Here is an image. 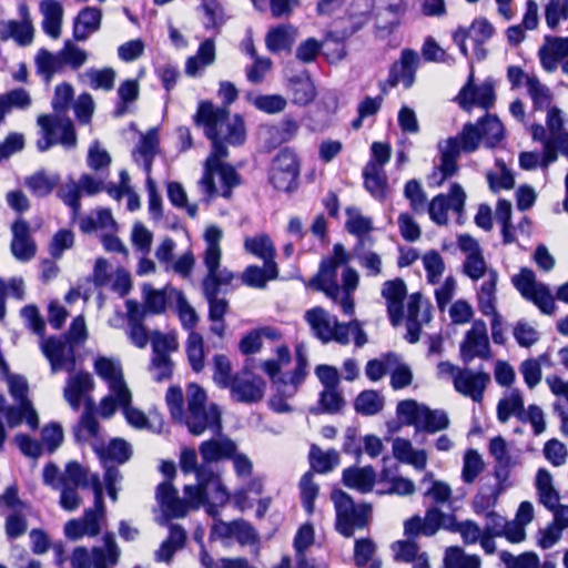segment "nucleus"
I'll return each mask as SVG.
<instances>
[{
    "label": "nucleus",
    "instance_id": "aec40b11",
    "mask_svg": "<svg viewBox=\"0 0 568 568\" xmlns=\"http://www.w3.org/2000/svg\"><path fill=\"white\" fill-rule=\"evenodd\" d=\"M460 357L465 364L474 358L489 359L491 357L487 326L483 320L474 321L471 328L467 331L459 347Z\"/></svg>",
    "mask_w": 568,
    "mask_h": 568
},
{
    "label": "nucleus",
    "instance_id": "c85d7f7f",
    "mask_svg": "<svg viewBox=\"0 0 568 568\" xmlns=\"http://www.w3.org/2000/svg\"><path fill=\"white\" fill-rule=\"evenodd\" d=\"M471 79L473 75H470L469 82L463 87L458 94L462 108L469 110L473 105H478L485 110L490 109L496 99L493 83L485 81L480 85H473Z\"/></svg>",
    "mask_w": 568,
    "mask_h": 568
},
{
    "label": "nucleus",
    "instance_id": "4d7b16f0",
    "mask_svg": "<svg viewBox=\"0 0 568 568\" xmlns=\"http://www.w3.org/2000/svg\"><path fill=\"white\" fill-rule=\"evenodd\" d=\"M0 369L6 377L9 393L18 404L30 403L28 399L29 386L27 379L21 375L11 374L6 361L0 356Z\"/></svg>",
    "mask_w": 568,
    "mask_h": 568
},
{
    "label": "nucleus",
    "instance_id": "c03bdc74",
    "mask_svg": "<svg viewBox=\"0 0 568 568\" xmlns=\"http://www.w3.org/2000/svg\"><path fill=\"white\" fill-rule=\"evenodd\" d=\"M40 12L43 17L42 28L44 32L58 39L61 34V26L63 19L62 4L57 0H42L40 2Z\"/></svg>",
    "mask_w": 568,
    "mask_h": 568
},
{
    "label": "nucleus",
    "instance_id": "5fc2aeb1",
    "mask_svg": "<svg viewBox=\"0 0 568 568\" xmlns=\"http://www.w3.org/2000/svg\"><path fill=\"white\" fill-rule=\"evenodd\" d=\"M524 399L518 389H511L497 404V418L500 423H506L511 416L519 420L524 412Z\"/></svg>",
    "mask_w": 568,
    "mask_h": 568
},
{
    "label": "nucleus",
    "instance_id": "2f4dec72",
    "mask_svg": "<svg viewBox=\"0 0 568 568\" xmlns=\"http://www.w3.org/2000/svg\"><path fill=\"white\" fill-rule=\"evenodd\" d=\"M286 88L292 103L298 106L308 105L317 94L315 84L307 71L290 77Z\"/></svg>",
    "mask_w": 568,
    "mask_h": 568
},
{
    "label": "nucleus",
    "instance_id": "39448f33",
    "mask_svg": "<svg viewBox=\"0 0 568 568\" xmlns=\"http://www.w3.org/2000/svg\"><path fill=\"white\" fill-rule=\"evenodd\" d=\"M183 491L184 498L179 496L171 481L158 485L155 498L161 511V525L172 519L184 518L191 510H196L201 506L206 508L212 501L211 495L194 485H185Z\"/></svg>",
    "mask_w": 568,
    "mask_h": 568
},
{
    "label": "nucleus",
    "instance_id": "6ab92c4d",
    "mask_svg": "<svg viewBox=\"0 0 568 568\" xmlns=\"http://www.w3.org/2000/svg\"><path fill=\"white\" fill-rule=\"evenodd\" d=\"M466 193L458 183H453L448 194L440 193L433 197L427 207V213L433 222L445 225L448 222V212L453 211L458 216L464 212Z\"/></svg>",
    "mask_w": 568,
    "mask_h": 568
},
{
    "label": "nucleus",
    "instance_id": "1a4fd4ad",
    "mask_svg": "<svg viewBox=\"0 0 568 568\" xmlns=\"http://www.w3.org/2000/svg\"><path fill=\"white\" fill-rule=\"evenodd\" d=\"M92 448L98 455L102 467L104 468V485L109 497L112 501L118 500L116 483L121 480V475L118 465L126 463L131 455V446L123 439L114 438L108 444L99 443L94 440Z\"/></svg>",
    "mask_w": 568,
    "mask_h": 568
},
{
    "label": "nucleus",
    "instance_id": "58836bf2",
    "mask_svg": "<svg viewBox=\"0 0 568 568\" xmlns=\"http://www.w3.org/2000/svg\"><path fill=\"white\" fill-rule=\"evenodd\" d=\"M342 480L346 487L366 494L372 491L374 487L376 471L372 466L348 467L344 469Z\"/></svg>",
    "mask_w": 568,
    "mask_h": 568
},
{
    "label": "nucleus",
    "instance_id": "6e6d98bb",
    "mask_svg": "<svg viewBox=\"0 0 568 568\" xmlns=\"http://www.w3.org/2000/svg\"><path fill=\"white\" fill-rule=\"evenodd\" d=\"M295 39V29L291 26H278L271 29L265 38L267 49L277 53L291 49Z\"/></svg>",
    "mask_w": 568,
    "mask_h": 568
},
{
    "label": "nucleus",
    "instance_id": "37998d69",
    "mask_svg": "<svg viewBox=\"0 0 568 568\" xmlns=\"http://www.w3.org/2000/svg\"><path fill=\"white\" fill-rule=\"evenodd\" d=\"M394 457L407 465L414 466L417 470H423L427 464V454L423 449H414L408 439L396 437L393 440Z\"/></svg>",
    "mask_w": 568,
    "mask_h": 568
},
{
    "label": "nucleus",
    "instance_id": "8fccbe9b",
    "mask_svg": "<svg viewBox=\"0 0 568 568\" xmlns=\"http://www.w3.org/2000/svg\"><path fill=\"white\" fill-rule=\"evenodd\" d=\"M22 21L10 20L2 26V31L13 38L19 44L27 45L32 42L33 27L29 19H27V7L20 6L19 8Z\"/></svg>",
    "mask_w": 568,
    "mask_h": 568
},
{
    "label": "nucleus",
    "instance_id": "c756f323",
    "mask_svg": "<svg viewBox=\"0 0 568 568\" xmlns=\"http://www.w3.org/2000/svg\"><path fill=\"white\" fill-rule=\"evenodd\" d=\"M90 487L94 494V506L93 508L87 509L81 519L85 524L88 536H97L101 530V523L104 520L105 516L103 484L98 474L90 475Z\"/></svg>",
    "mask_w": 568,
    "mask_h": 568
},
{
    "label": "nucleus",
    "instance_id": "a878e982",
    "mask_svg": "<svg viewBox=\"0 0 568 568\" xmlns=\"http://www.w3.org/2000/svg\"><path fill=\"white\" fill-rule=\"evenodd\" d=\"M438 152L440 163L436 165L428 175L429 186H440L446 180L458 172L456 160V149L453 140H442L438 142Z\"/></svg>",
    "mask_w": 568,
    "mask_h": 568
},
{
    "label": "nucleus",
    "instance_id": "79ce46f5",
    "mask_svg": "<svg viewBox=\"0 0 568 568\" xmlns=\"http://www.w3.org/2000/svg\"><path fill=\"white\" fill-rule=\"evenodd\" d=\"M243 247L246 253L262 260L263 263L276 264V248L272 239L266 233L246 236Z\"/></svg>",
    "mask_w": 568,
    "mask_h": 568
},
{
    "label": "nucleus",
    "instance_id": "f704fd0d",
    "mask_svg": "<svg viewBox=\"0 0 568 568\" xmlns=\"http://www.w3.org/2000/svg\"><path fill=\"white\" fill-rule=\"evenodd\" d=\"M236 449V444L224 435L204 440L199 447L202 459L210 465L222 459H230L235 454Z\"/></svg>",
    "mask_w": 568,
    "mask_h": 568
},
{
    "label": "nucleus",
    "instance_id": "393cba45",
    "mask_svg": "<svg viewBox=\"0 0 568 568\" xmlns=\"http://www.w3.org/2000/svg\"><path fill=\"white\" fill-rule=\"evenodd\" d=\"M212 141V152L206 159L202 179L199 181V187L207 203L219 194L214 182L215 168L223 165L221 159L227 156V148L222 139H210Z\"/></svg>",
    "mask_w": 568,
    "mask_h": 568
},
{
    "label": "nucleus",
    "instance_id": "bf43d9fd",
    "mask_svg": "<svg viewBox=\"0 0 568 568\" xmlns=\"http://www.w3.org/2000/svg\"><path fill=\"white\" fill-rule=\"evenodd\" d=\"M384 407V397L374 389L361 392L354 402L355 410L363 416H374Z\"/></svg>",
    "mask_w": 568,
    "mask_h": 568
},
{
    "label": "nucleus",
    "instance_id": "a18cd8bd",
    "mask_svg": "<svg viewBox=\"0 0 568 568\" xmlns=\"http://www.w3.org/2000/svg\"><path fill=\"white\" fill-rule=\"evenodd\" d=\"M277 276V264L263 263V266H246L240 278L242 284L248 287L264 288L268 281L275 280Z\"/></svg>",
    "mask_w": 568,
    "mask_h": 568
},
{
    "label": "nucleus",
    "instance_id": "0eeeda50",
    "mask_svg": "<svg viewBox=\"0 0 568 568\" xmlns=\"http://www.w3.org/2000/svg\"><path fill=\"white\" fill-rule=\"evenodd\" d=\"M180 468L184 474H195L196 485L206 494L211 495L212 501L206 507V513L211 517L219 514V507L227 504L230 495L221 481L220 475L213 469L212 465L203 460L197 464V455L193 448H183L180 454Z\"/></svg>",
    "mask_w": 568,
    "mask_h": 568
},
{
    "label": "nucleus",
    "instance_id": "cd10ccee",
    "mask_svg": "<svg viewBox=\"0 0 568 568\" xmlns=\"http://www.w3.org/2000/svg\"><path fill=\"white\" fill-rule=\"evenodd\" d=\"M489 382V374L474 372L470 368H463L462 373H459L454 381V387L455 390L463 396L469 397L476 403H480Z\"/></svg>",
    "mask_w": 568,
    "mask_h": 568
},
{
    "label": "nucleus",
    "instance_id": "e2e57ef3",
    "mask_svg": "<svg viewBox=\"0 0 568 568\" xmlns=\"http://www.w3.org/2000/svg\"><path fill=\"white\" fill-rule=\"evenodd\" d=\"M404 196L409 202L410 210L417 214L426 213L429 202L422 184L413 179L406 182L404 186Z\"/></svg>",
    "mask_w": 568,
    "mask_h": 568
},
{
    "label": "nucleus",
    "instance_id": "2eb2a0df",
    "mask_svg": "<svg viewBox=\"0 0 568 568\" xmlns=\"http://www.w3.org/2000/svg\"><path fill=\"white\" fill-rule=\"evenodd\" d=\"M514 286L528 301L532 302L544 314L550 315L555 312L556 305L550 288L536 281L534 271L523 267L519 274L513 277Z\"/></svg>",
    "mask_w": 568,
    "mask_h": 568
},
{
    "label": "nucleus",
    "instance_id": "b1692460",
    "mask_svg": "<svg viewBox=\"0 0 568 568\" xmlns=\"http://www.w3.org/2000/svg\"><path fill=\"white\" fill-rule=\"evenodd\" d=\"M69 376L63 388V397L73 410H79L89 394L94 388V381L90 373L84 371L68 372Z\"/></svg>",
    "mask_w": 568,
    "mask_h": 568
},
{
    "label": "nucleus",
    "instance_id": "09e8293b",
    "mask_svg": "<svg viewBox=\"0 0 568 568\" xmlns=\"http://www.w3.org/2000/svg\"><path fill=\"white\" fill-rule=\"evenodd\" d=\"M79 226L83 233H90L95 230L112 233L116 230V223L111 211L108 209H98L91 215L81 217Z\"/></svg>",
    "mask_w": 568,
    "mask_h": 568
},
{
    "label": "nucleus",
    "instance_id": "a211bd4d",
    "mask_svg": "<svg viewBox=\"0 0 568 568\" xmlns=\"http://www.w3.org/2000/svg\"><path fill=\"white\" fill-rule=\"evenodd\" d=\"M93 368L95 374L106 383L109 392L118 397L120 404H125L131 399V393L124 382L119 359L98 356L94 359Z\"/></svg>",
    "mask_w": 568,
    "mask_h": 568
},
{
    "label": "nucleus",
    "instance_id": "603ef678",
    "mask_svg": "<svg viewBox=\"0 0 568 568\" xmlns=\"http://www.w3.org/2000/svg\"><path fill=\"white\" fill-rule=\"evenodd\" d=\"M358 274L352 267H345L342 274L343 287L337 304H339L342 312L345 315L354 314V300L353 292L358 285Z\"/></svg>",
    "mask_w": 568,
    "mask_h": 568
},
{
    "label": "nucleus",
    "instance_id": "9b49d317",
    "mask_svg": "<svg viewBox=\"0 0 568 568\" xmlns=\"http://www.w3.org/2000/svg\"><path fill=\"white\" fill-rule=\"evenodd\" d=\"M348 262V254L341 243L333 246V255L323 258L318 273L310 281V286L324 292L334 303L338 302L341 286L337 282V270Z\"/></svg>",
    "mask_w": 568,
    "mask_h": 568
},
{
    "label": "nucleus",
    "instance_id": "f03ea898",
    "mask_svg": "<svg viewBox=\"0 0 568 568\" xmlns=\"http://www.w3.org/2000/svg\"><path fill=\"white\" fill-rule=\"evenodd\" d=\"M222 237L223 231L216 225L206 227L203 234L205 243L203 264L206 267V274L202 280V292L209 303L210 321L224 318L229 311V301L224 297H219V294L222 292L226 293V290L223 291V287L232 285L233 281L237 278L235 273L226 267H221Z\"/></svg>",
    "mask_w": 568,
    "mask_h": 568
},
{
    "label": "nucleus",
    "instance_id": "20e7f679",
    "mask_svg": "<svg viewBox=\"0 0 568 568\" xmlns=\"http://www.w3.org/2000/svg\"><path fill=\"white\" fill-rule=\"evenodd\" d=\"M195 123L204 128L207 139H222L230 144H242L245 140V125L240 114L230 115L226 106L214 105L210 101L199 104Z\"/></svg>",
    "mask_w": 568,
    "mask_h": 568
},
{
    "label": "nucleus",
    "instance_id": "774afa93",
    "mask_svg": "<svg viewBox=\"0 0 568 568\" xmlns=\"http://www.w3.org/2000/svg\"><path fill=\"white\" fill-rule=\"evenodd\" d=\"M426 405H420L414 399L400 400L396 407V414L403 425L414 426L419 430V420Z\"/></svg>",
    "mask_w": 568,
    "mask_h": 568
},
{
    "label": "nucleus",
    "instance_id": "f3484780",
    "mask_svg": "<svg viewBox=\"0 0 568 568\" xmlns=\"http://www.w3.org/2000/svg\"><path fill=\"white\" fill-rule=\"evenodd\" d=\"M265 387L264 379L245 367L233 375L225 388L230 390L232 400L250 405L262 400Z\"/></svg>",
    "mask_w": 568,
    "mask_h": 568
},
{
    "label": "nucleus",
    "instance_id": "13d9d810",
    "mask_svg": "<svg viewBox=\"0 0 568 568\" xmlns=\"http://www.w3.org/2000/svg\"><path fill=\"white\" fill-rule=\"evenodd\" d=\"M310 464L316 473L325 474L333 470L339 464V454L335 449L323 452L318 446L312 445Z\"/></svg>",
    "mask_w": 568,
    "mask_h": 568
},
{
    "label": "nucleus",
    "instance_id": "338daca9",
    "mask_svg": "<svg viewBox=\"0 0 568 568\" xmlns=\"http://www.w3.org/2000/svg\"><path fill=\"white\" fill-rule=\"evenodd\" d=\"M480 558L466 555L459 547H449L445 551L444 568H479Z\"/></svg>",
    "mask_w": 568,
    "mask_h": 568
},
{
    "label": "nucleus",
    "instance_id": "72a5a7b5",
    "mask_svg": "<svg viewBox=\"0 0 568 568\" xmlns=\"http://www.w3.org/2000/svg\"><path fill=\"white\" fill-rule=\"evenodd\" d=\"M186 540V530L181 525L170 524L168 537L154 551L155 561L170 564L174 555L185 547Z\"/></svg>",
    "mask_w": 568,
    "mask_h": 568
},
{
    "label": "nucleus",
    "instance_id": "473e14b6",
    "mask_svg": "<svg viewBox=\"0 0 568 568\" xmlns=\"http://www.w3.org/2000/svg\"><path fill=\"white\" fill-rule=\"evenodd\" d=\"M11 252L22 262L31 260L36 254V244L31 239L29 224L23 220H17L11 227Z\"/></svg>",
    "mask_w": 568,
    "mask_h": 568
},
{
    "label": "nucleus",
    "instance_id": "412c9836",
    "mask_svg": "<svg viewBox=\"0 0 568 568\" xmlns=\"http://www.w3.org/2000/svg\"><path fill=\"white\" fill-rule=\"evenodd\" d=\"M40 347L49 361L53 374L60 371L71 372L75 368V346L68 341L49 337L41 341Z\"/></svg>",
    "mask_w": 568,
    "mask_h": 568
},
{
    "label": "nucleus",
    "instance_id": "e433bc0d",
    "mask_svg": "<svg viewBox=\"0 0 568 568\" xmlns=\"http://www.w3.org/2000/svg\"><path fill=\"white\" fill-rule=\"evenodd\" d=\"M346 214L345 227L348 233L357 237L356 245L371 246L373 244V239L369 235V232L373 230L372 219L362 215L359 210L355 207H347Z\"/></svg>",
    "mask_w": 568,
    "mask_h": 568
},
{
    "label": "nucleus",
    "instance_id": "6e6552de",
    "mask_svg": "<svg viewBox=\"0 0 568 568\" xmlns=\"http://www.w3.org/2000/svg\"><path fill=\"white\" fill-rule=\"evenodd\" d=\"M331 499L335 509V529L345 538H351L357 530L365 529L372 518V506L366 503L356 504L345 491H332Z\"/></svg>",
    "mask_w": 568,
    "mask_h": 568
},
{
    "label": "nucleus",
    "instance_id": "de8ad7c7",
    "mask_svg": "<svg viewBox=\"0 0 568 568\" xmlns=\"http://www.w3.org/2000/svg\"><path fill=\"white\" fill-rule=\"evenodd\" d=\"M307 375V359L305 355L297 351L296 365L291 374L280 377L282 385L278 386V392L285 396L295 394L297 387L304 382Z\"/></svg>",
    "mask_w": 568,
    "mask_h": 568
},
{
    "label": "nucleus",
    "instance_id": "bb28decb",
    "mask_svg": "<svg viewBox=\"0 0 568 568\" xmlns=\"http://www.w3.org/2000/svg\"><path fill=\"white\" fill-rule=\"evenodd\" d=\"M419 55L415 50L404 49L400 53V59L393 63L389 70L387 82L390 87H396L398 83L408 89L415 81V73L419 67Z\"/></svg>",
    "mask_w": 568,
    "mask_h": 568
},
{
    "label": "nucleus",
    "instance_id": "69168bd1",
    "mask_svg": "<svg viewBox=\"0 0 568 568\" xmlns=\"http://www.w3.org/2000/svg\"><path fill=\"white\" fill-rule=\"evenodd\" d=\"M37 71L41 74L47 82L51 81L52 77L63 69L60 53L53 54L48 50H40L36 55Z\"/></svg>",
    "mask_w": 568,
    "mask_h": 568
},
{
    "label": "nucleus",
    "instance_id": "a19ab883",
    "mask_svg": "<svg viewBox=\"0 0 568 568\" xmlns=\"http://www.w3.org/2000/svg\"><path fill=\"white\" fill-rule=\"evenodd\" d=\"M102 12L94 7H87L82 9L73 24V36L78 41H84L90 34L97 32L100 28Z\"/></svg>",
    "mask_w": 568,
    "mask_h": 568
},
{
    "label": "nucleus",
    "instance_id": "423d86ee",
    "mask_svg": "<svg viewBox=\"0 0 568 568\" xmlns=\"http://www.w3.org/2000/svg\"><path fill=\"white\" fill-rule=\"evenodd\" d=\"M43 483L60 490L61 508L74 511L81 505L78 489L90 487V476L88 470L77 462H69L63 471H60L54 464H48L43 469Z\"/></svg>",
    "mask_w": 568,
    "mask_h": 568
},
{
    "label": "nucleus",
    "instance_id": "9d476101",
    "mask_svg": "<svg viewBox=\"0 0 568 568\" xmlns=\"http://www.w3.org/2000/svg\"><path fill=\"white\" fill-rule=\"evenodd\" d=\"M150 341L152 358L149 371L155 382L169 381L173 373V362L170 354L178 349L176 337L172 334L152 332L150 335L144 329V345Z\"/></svg>",
    "mask_w": 568,
    "mask_h": 568
},
{
    "label": "nucleus",
    "instance_id": "0e129e2a",
    "mask_svg": "<svg viewBox=\"0 0 568 568\" xmlns=\"http://www.w3.org/2000/svg\"><path fill=\"white\" fill-rule=\"evenodd\" d=\"M423 415L419 420V430H424L428 434H435L444 430L449 426V417L443 409H430L425 406L422 410Z\"/></svg>",
    "mask_w": 568,
    "mask_h": 568
},
{
    "label": "nucleus",
    "instance_id": "4468645a",
    "mask_svg": "<svg viewBox=\"0 0 568 568\" xmlns=\"http://www.w3.org/2000/svg\"><path fill=\"white\" fill-rule=\"evenodd\" d=\"M300 161L294 151L288 148L281 150L272 160L268 180L278 191L292 192L297 187Z\"/></svg>",
    "mask_w": 568,
    "mask_h": 568
},
{
    "label": "nucleus",
    "instance_id": "052dcab7",
    "mask_svg": "<svg viewBox=\"0 0 568 568\" xmlns=\"http://www.w3.org/2000/svg\"><path fill=\"white\" fill-rule=\"evenodd\" d=\"M454 515L443 513L438 507H430L426 510L423 519L424 536H433L440 528L453 529Z\"/></svg>",
    "mask_w": 568,
    "mask_h": 568
},
{
    "label": "nucleus",
    "instance_id": "3c124183",
    "mask_svg": "<svg viewBox=\"0 0 568 568\" xmlns=\"http://www.w3.org/2000/svg\"><path fill=\"white\" fill-rule=\"evenodd\" d=\"M447 140L454 141L456 160H458L462 152L471 153L476 151L480 141H483L477 123H466L459 134L449 136Z\"/></svg>",
    "mask_w": 568,
    "mask_h": 568
},
{
    "label": "nucleus",
    "instance_id": "ea45409f",
    "mask_svg": "<svg viewBox=\"0 0 568 568\" xmlns=\"http://www.w3.org/2000/svg\"><path fill=\"white\" fill-rule=\"evenodd\" d=\"M216 58L215 42L212 38L201 42L195 55L187 58L185 73L189 77H197L209 65L213 64Z\"/></svg>",
    "mask_w": 568,
    "mask_h": 568
},
{
    "label": "nucleus",
    "instance_id": "ddd939ff",
    "mask_svg": "<svg viewBox=\"0 0 568 568\" xmlns=\"http://www.w3.org/2000/svg\"><path fill=\"white\" fill-rule=\"evenodd\" d=\"M375 7L374 0H348L344 16L334 22L332 36L343 41L359 31L371 20Z\"/></svg>",
    "mask_w": 568,
    "mask_h": 568
},
{
    "label": "nucleus",
    "instance_id": "4be33fe9",
    "mask_svg": "<svg viewBox=\"0 0 568 568\" xmlns=\"http://www.w3.org/2000/svg\"><path fill=\"white\" fill-rule=\"evenodd\" d=\"M538 57L546 72L552 73L560 67L561 72L568 77V37H545Z\"/></svg>",
    "mask_w": 568,
    "mask_h": 568
},
{
    "label": "nucleus",
    "instance_id": "680f3d73",
    "mask_svg": "<svg viewBox=\"0 0 568 568\" xmlns=\"http://www.w3.org/2000/svg\"><path fill=\"white\" fill-rule=\"evenodd\" d=\"M481 140L487 148L496 146L504 138V128L495 115H486L477 122Z\"/></svg>",
    "mask_w": 568,
    "mask_h": 568
},
{
    "label": "nucleus",
    "instance_id": "864d4df0",
    "mask_svg": "<svg viewBox=\"0 0 568 568\" xmlns=\"http://www.w3.org/2000/svg\"><path fill=\"white\" fill-rule=\"evenodd\" d=\"M32 104L30 93L23 88L0 94V123L12 109L27 110Z\"/></svg>",
    "mask_w": 568,
    "mask_h": 568
},
{
    "label": "nucleus",
    "instance_id": "f257e3e1",
    "mask_svg": "<svg viewBox=\"0 0 568 568\" xmlns=\"http://www.w3.org/2000/svg\"><path fill=\"white\" fill-rule=\"evenodd\" d=\"M186 409L184 396L179 386L169 387L165 402L172 419L185 426L193 436H201L205 430L220 434L222 430L221 410L216 404L207 405L205 390L197 384L191 383L186 387Z\"/></svg>",
    "mask_w": 568,
    "mask_h": 568
},
{
    "label": "nucleus",
    "instance_id": "5701e85b",
    "mask_svg": "<svg viewBox=\"0 0 568 568\" xmlns=\"http://www.w3.org/2000/svg\"><path fill=\"white\" fill-rule=\"evenodd\" d=\"M212 517L214 523L211 529V536L222 540L235 539L241 545H250L256 540V534L251 524L244 519L224 521L217 516Z\"/></svg>",
    "mask_w": 568,
    "mask_h": 568
},
{
    "label": "nucleus",
    "instance_id": "dca6fc26",
    "mask_svg": "<svg viewBox=\"0 0 568 568\" xmlns=\"http://www.w3.org/2000/svg\"><path fill=\"white\" fill-rule=\"evenodd\" d=\"M38 124L41 129V138L37 142V146L40 151H47L55 143H60L65 148L75 145V132L69 119L40 115L38 118Z\"/></svg>",
    "mask_w": 568,
    "mask_h": 568
},
{
    "label": "nucleus",
    "instance_id": "7c9ffc66",
    "mask_svg": "<svg viewBox=\"0 0 568 568\" xmlns=\"http://www.w3.org/2000/svg\"><path fill=\"white\" fill-rule=\"evenodd\" d=\"M407 290L402 278L386 281L383 285L382 295L387 301V312L394 326H397L404 317V298Z\"/></svg>",
    "mask_w": 568,
    "mask_h": 568
},
{
    "label": "nucleus",
    "instance_id": "49530a36",
    "mask_svg": "<svg viewBox=\"0 0 568 568\" xmlns=\"http://www.w3.org/2000/svg\"><path fill=\"white\" fill-rule=\"evenodd\" d=\"M364 186L377 200H383L386 196L387 176L385 170L381 165L366 163L363 169Z\"/></svg>",
    "mask_w": 568,
    "mask_h": 568
},
{
    "label": "nucleus",
    "instance_id": "f8f14e48",
    "mask_svg": "<svg viewBox=\"0 0 568 568\" xmlns=\"http://www.w3.org/2000/svg\"><path fill=\"white\" fill-rule=\"evenodd\" d=\"M120 548L113 534L103 537V546L94 547L89 551L84 547H78L71 555L72 568H109L116 565L120 557Z\"/></svg>",
    "mask_w": 568,
    "mask_h": 568
},
{
    "label": "nucleus",
    "instance_id": "4c0bfd02",
    "mask_svg": "<svg viewBox=\"0 0 568 568\" xmlns=\"http://www.w3.org/2000/svg\"><path fill=\"white\" fill-rule=\"evenodd\" d=\"M497 283H498V272L491 271V272H489V277H486L476 290L478 310L485 316H491V315L498 314V312L496 310Z\"/></svg>",
    "mask_w": 568,
    "mask_h": 568
},
{
    "label": "nucleus",
    "instance_id": "7ed1b4c3",
    "mask_svg": "<svg viewBox=\"0 0 568 568\" xmlns=\"http://www.w3.org/2000/svg\"><path fill=\"white\" fill-rule=\"evenodd\" d=\"M304 318L312 334L323 344L336 342L339 345H348L353 338L355 346L361 348L368 342L367 334L357 320L339 323L336 316L322 307L307 310Z\"/></svg>",
    "mask_w": 568,
    "mask_h": 568
},
{
    "label": "nucleus",
    "instance_id": "c9c22d12",
    "mask_svg": "<svg viewBox=\"0 0 568 568\" xmlns=\"http://www.w3.org/2000/svg\"><path fill=\"white\" fill-rule=\"evenodd\" d=\"M489 453L495 459L494 474L499 483L508 479L510 469L516 465L511 457L506 440L501 436H496L489 442Z\"/></svg>",
    "mask_w": 568,
    "mask_h": 568
}]
</instances>
